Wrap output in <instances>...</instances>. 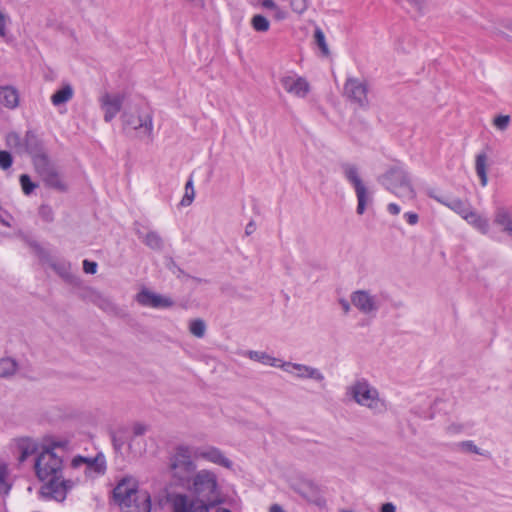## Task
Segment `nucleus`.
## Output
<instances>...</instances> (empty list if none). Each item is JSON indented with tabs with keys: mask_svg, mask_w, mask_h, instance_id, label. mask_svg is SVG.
<instances>
[{
	"mask_svg": "<svg viewBox=\"0 0 512 512\" xmlns=\"http://www.w3.org/2000/svg\"><path fill=\"white\" fill-rule=\"evenodd\" d=\"M69 452L68 441L52 440L43 444L35 456L33 470L36 478L43 483L40 492L45 499L63 502L77 486V480L63 476Z\"/></svg>",
	"mask_w": 512,
	"mask_h": 512,
	"instance_id": "1",
	"label": "nucleus"
},
{
	"mask_svg": "<svg viewBox=\"0 0 512 512\" xmlns=\"http://www.w3.org/2000/svg\"><path fill=\"white\" fill-rule=\"evenodd\" d=\"M173 512H205L203 506L190 502L185 494L170 496ZM113 500L121 512H157L148 491L139 489L137 480L132 476L121 478L113 489Z\"/></svg>",
	"mask_w": 512,
	"mask_h": 512,
	"instance_id": "2",
	"label": "nucleus"
},
{
	"mask_svg": "<svg viewBox=\"0 0 512 512\" xmlns=\"http://www.w3.org/2000/svg\"><path fill=\"white\" fill-rule=\"evenodd\" d=\"M106 470L107 463L103 453H98L95 457L76 455L68 464L70 474L67 478L77 480L78 485L84 481L94 480L103 476Z\"/></svg>",
	"mask_w": 512,
	"mask_h": 512,
	"instance_id": "3",
	"label": "nucleus"
},
{
	"mask_svg": "<svg viewBox=\"0 0 512 512\" xmlns=\"http://www.w3.org/2000/svg\"><path fill=\"white\" fill-rule=\"evenodd\" d=\"M346 394L358 405L368 408L373 414H381L387 410L386 402L380 398L377 388L365 378L357 379L349 385Z\"/></svg>",
	"mask_w": 512,
	"mask_h": 512,
	"instance_id": "4",
	"label": "nucleus"
},
{
	"mask_svg": "<svg viewBox=\"0 0 512 512\" xmlns=\"http://www.w3.org/2000/svg\"><path fill=\"white\" fill-rule=\"evenodd\" d=\"M194 446L179 445L170 459L172 477L181 486L190 483L196 470Z\"/></svg>",
	"mask_w": 512,
	"mask_h": 512,
	"instance_id": "5",
	"label": "nucleus"
},
{
	"mask_svg": "<svg viewBox=\"0 0 512 512\" xmlns=\"http://www.w3.org/2000/svg\"><path fill=\"white\" fill-rule=\"evenodd\" d=\"M191 480V490L197 497L188 496L190 499H201L205 503L213 502L214 504L220 502L219 484L213 471L202 469L196 472Z\"/></svg>",
	"mask_w": 512,
	"mask_h": 512,
	"instance_id": "6",
	"label": "nucleus"
},
{
	"mask_svg": "<svg viewBox=\"0 0 512 512\" xmlns=\"http://www.w3.org/2000/svg\"><path fill=\"white\" fill-rule=\"evenodd\" d=\"M382 184L387 190L402 199H414L415 191L408 173L402 167H393L382 176Z\"/></svg>",
	"mask_w": 512,
	"mask_h": 512,
	"instance_id": "7",
	"label": "nucleus"
},
{
	"mask_svg": "<svg viewBox=\"0 0 512 512\" xmlns=\"http://www.w3.org/2000/svg\"><path fill=\"white\" fill-rule=\"evenodd\" d=\"M341 168L345 179L354 187L358 202L356 211L359 215H362L367 204L372 201V198L361 180L359 169L356 165L344 163Z\"/></svg>",
	"mask_w": 512,
	"mask_h": 512,
	"instance_id": "8",
	"label": "nucleus"
},
{
	"mask_svg": "<svg viewBox=\"0 0 512 512\" xmlns=\"http://www.w3.org/2000/svg\"><path fill=\"white\" fill-rule=\"evenodd\" d=\"M43 444L30 436H19L10 440L8 449L18 465L24 464L32 455H37Z\"/></svg>",
	"mask_w": 512,
	"mask_h": 512,
	"instance_id": "9",
	"label": "nucleus"
},
{
	"mask_svg": "<svg viewBox=\"0 0 512 512\" xmlns=\"http://www.w3.org/2000/svg\"><path fill=\"white\" fill-rule=\"evenodd\" d=\"M293 490L307 503L318 505L320 488L317 480L308 475H301L291 484Z\"/></svg>",
	"mask_w": 512,
	"mask_h": 512,
	"instance_id": "10",
	"label": "nucleus"
},
{
	"mask_svg": "<svg viewBox=\"0 0 512 512\" xmlns=\"http://www.w3.org/2000/svg\"><path fill=\"white\" fill-rule=\"evenodd\" d=\"M350 300L354 307L366 315L376 314L381 306L379 297L371 294L368 290H356L352 292Z\"/></svg>",
	"mask_w": 512,
	"mask_h": 512,
	"instance_id": "11",
	"label": "nucleus"
},
{
	"mask_svg": "<svg viewBox=\"0 0 512 512\" xmlns=\"http://www.w3.org/2000/svg\"><path fill=\"white\" fill-rule=\"evenodd\" d=\"M282 88L290 95L297 98H305L310 90V84L306 78L296 74L288 73L280 78Z\"/></svg>",
	"mask_w": 512,
	"mask_h": 512,
	"instance_id": "12",
	"label": "nucleus"
},
{
	"mask_svg": "<svg viewBox=\"0 0 512 512\" xmlns=\"http://www.w3.org/2000/svg\"><path fill=\"white\" fill-rule=\"evenodd\" d=\"M428 196L442 205L448 207L453 212L458 214L461 218H465V215L473 208L468 200H462L456 197H449L444 195H438L434 191H428Z\"/></svg>",
	"mask_w": 512,
	"mask_h": 512,
	"instance_id": "13",
	"label": "nucleus"
},
{
	"mask_svg": "<svg viewBox=\"0 0 512 512\" xmlns=\"http://www.w3.org/2000/svg\"><path fill=\"white\" fill-rule=\"evenodd\" d=\"M24 146L26 151L32 157L35 166L48 160L42 140L35 133L31 131L26 133Z\"/></svg>",
	"mask_w": 512,
	"mask_h": 512,
	"instance_id": "14",
	"label": "nucleus"
},
{
	"mask_svg": "<svg viewBox=\"0 0 512 512\" xmlns=\"http://www.w3.org/2000/svg\"><path fill=\"white\" fill-rule=\"evenodd\" d=\"M124 123L139 132L140 136L150 137L153 131V120L150 113L125 115Z\"/></svg>",
	"mask_w": 512,
	"mask_h": 512,
	"instance_id": "15",
	"label": "nucleus"
},
{
	"mask_svg": "<svg viewBox=\"0 0 512 512\" xmlns=\"http://www.w3.org/2000/svg\"><path fill=\"white\" fill-rule=\"evenodd\" d=\"M344 92L346 96L357 103L359 106L364 107L368 104V98H367V85L354 78H350L346 81L344 86Z\"/></svg>",
	"mask_w": 512,
	"mask_h": 512,
	"instance_id": "16",
	"label": "nucleus"
},
{
	"mask_svg": "<svg viewBox=\"0 0 512 512\" xmlns=\"http://www.w3.org/2000/svg\"><path fill=\"white\" fill-rule=\"evenodd\" d=\"M195 459H204L216 465L225 468H231L232 462L221 452L220 449L213 446L195 447Z\"/></svg>",
	"mask_w": 512,
	"mask_h": 512,
	"instance_id": "17",
	"label": "nucleus"
},
{
	"mask_svg": "<svg viewBox=\"0 0 512 512\" xmlns=\"http://www.w3.org/2000/svg\"><path fill=\"white\" fill-rule=\"evenodd\" d=\"M124 96L122 94H104L100 99L101 108L104 111V120L110 122L121 110Z\"/></svg>",
	"mask_w": 512,
	"mask_h": 512,
	"instance_id": "18",
	"label": "nucleus"
},
{
	"mask_svg": "<svg viewBox=\"0 0 512 512\" xmlns=\"http://www.w3.org/2000/svg\"><path fill=\"white\" fill-rule=\"evenodd\" d=\"M35 168L49 187L59 190H65L66 186L61 176L56 171V169L50 164L49 160L42 162L41 164L35 166Z\"/></svg>",
	"mask_w": 512,
	"mask_h": 512,
	"instance_id": "19",
	"label": "nucleus"
},
{
	"mask_svg": "<svg viewBox=\"0 0 512 512\" xmlns=\"http://www.w3.org/2000/svg\"><path fill=\"white\" fill-rule=\"evenodd\" d=\"M281 369L299 379H318L319 371L307 365L292 362H283Z\"/></svg>",
	"mask_w": 512,
	"mask_h": 512,
	"instance_id": "20",
	"label": "nucleus"
},
{
	"mask_svg": "<svg viewBox=\"0 0 512 512\" xmlns=\"http://www.w3.org/2000/svg\"><path fill=\"white\" fill-rule=\"evenodd\" d=\"M136 299L141 305L153 308L169 307L172 305V301L169 298L148 290H142L139 292Z\"/></svg>",
	"mask_w": 512,
	"mask_h": 512,
	"instance_id": "21",
	"label": "nucleus"
},
{
	"mask_svg": "<svg viewBox=\"0 0 512 512\" xmlns=\"http://www.w3.org/2000/svg\"><path fill=\"white\" fill-rule=\"evenodd\" d=\"M19 101V92L14 86L0 85V105L12 110L18 107Z\"/></svg>",
	"mask_w": 512,
	"mask_h": 512,
	"instance_id": "22",
	"label": "nucleus"
},
{
	"mask_svg": "<svg viewBox=\"0 0 512 512\" xmlns=\"http://www.w3.org/2000/svg\"><path fill=\"white\" fill-rule=\"evenodd\" d=\"M464 220L482 234H487L489 232V220L479 215L473 208L467 215H465Z\"/></svg>",
	"mask_w": 512,
	"mask_h": 512,
	"instance_id": "23",
	"label": "nucleus"
},
{
	"mask_svg": "<svg viewBox=\"0 0 512 512\" xmlns=\"http://www.w3.org/2000/svg\"><path fill=\"white\" fill-rule=\"evenodd\" d=\"M487 166H488V156L485 152H480L475 157V171L477 176L480 179V184L482 187H485L488 183L487 177Z\"/></svg>",
	"mask_w": 512,
	"mask_h": 512,
	"instance_id": "24",
	"label": "nucleus"
},
{
	"mask_svg": "<svg viewBox=\"0 0 512 512\" xmlns=\"http://www.w3.org/2000/svg\"><path fill=\"white\" fill-rule=\"evenodd\" d=\"M12 485L13 480L10 475L9 466L5 461L0 459V495H8Z\"/></svg>",
	"mask_w": 512,
	"mask_h": 512,
	"instance_id": "25",
	"label": "nucleus"
},
{
	"mask_svg": "<svg viewBox=\"0 0 512 512\" xmlns=\"http://www.w3.org/2000/svg\"><path fill=\"white\" fill-rule=\"evenodd\" d=\"M494 223L504 232H512V214L505 207H498L494 213Z\"/></svg>",
	"mask_w": 512,
	"mask_h": 512,
	"instance_id": "26",
	"label": "nucleus"
},
{
	"mask_svg": "<svg viewBox=\"0 0 512 512\" xmlns=\"http://www.w3.org/2000/svg\"><path fill=\"white\" fill-rule=\"evenodd\" d=\"M246 356H248L251 360L262 363L266 366L271 367H279L281 368V360L272 357L271 355L261 352V351H248L246 352Z\"/></svg>",
	"mask_w": 512,
	"mask_h": 512,
	"instance_id": "27",
	"label": "nucleus"
},
{
	"mask_svg": "<svg viewBox=\"0 0 512 512\" xmlns=\"http://www.w3.org/2000/svg\"><path fill=\"white\" fill-rule=\"evenodd\" d=\"M73 97V89L70 85H65L61 89L57 90L51 96V102L54 106H59L71 100Z\"/></svg>",
	"mask_w": 512,
	"mask_h": 512,
	"instance_id": "28",
	"label": "nucleus"
},
{
	"mask_svg": "<svg viewBox=\"0 0 512 512\" xmlns=\"http://www.w3.org/2000/svg\"><path fill=\"white\" fill-rule=\"evenodd\" d=\"M52 269L62 278L69 279L71 276L70 264L63 260L54 261L50 265Z\"/></svg>",
	"mask_w": 512,
	"mask_h": 512,
	"instance_id": "29",
	"label": "nucleus"
},
{
	"mask_svg": "<svg viewBox=\"0 0 512 512\" xmlns=\"http://www.w3.org/2000/svg\"><path fill=\"white\" fill-rule=\"evenodd\" d=\"M17 369L16 362L11 358L0 359V377H7L15 373Z\"/></svg>",
	"mask_w": 512,
	"mask_h": 512,
	"instance_id": "30",
	"label": "nucleus"
},
{
	"mask_svg": "<svg viewBox=\"0 0 512 512\" xmlns=\"http://www.w3.org/2000/svg\"><path fill=\"white\" fill-rule=\"evenodd\" d=\"M457 448L463 452L474 453L482 456H489V452L482 451L472 440H465L456 444Z\"/></svg>",
	"mask_w": 512,
	"mask_h": 512,
	"instance_id": "31",
	"label": "nucleus"
},
{
	"mask_svg": "<svg viewBox=\"0 0 512 512\" xmlns=\"http://www.w3.org/2000/svg\"><path fill=\"white\" fill-rule=\"evenodd\" d=\"M253 29L257 32H266L269 30L270 23L266 17L261 14L254 15L251 20Z\"/></svg>",
	"mask_w": 512,
	"mask_h": 512,
	"instance_id": "32",
	"label": "nucleus"
},
{
	"mask_svg": "<svg viewBox=\"0 0 512 512\" xmlns=\"http://www.w3.org/2000/svg\"><path fill=\"white\" fill-rule=\"evenodd\" d=\"M189 331L195 337L202 338L206 332V324L201 319H194L189 323Z\"/></svg>",
	"mask_w": 512,
	"mask_h": 512,
	"instance_id": "33",
	"label": "nucleus"
},
{
	"mask_svg": "<svg viewBox=\"0 0 512 512\" xmlns=\"http://www.w3.org/2000/svg\"><path fill=\"white\" fill-rule=\"evenodd\" d=\"M144 242L153 249H159L162 246V240L156 232H149L144 238Z\"/></svg>",
	"mask_w": 512,
	"mask_h": 512,
	"instance_id": "34",
	"label": "nucleus"
},
{
	"mask_svg": "<svg viewBox=\"0 0 512 512\" xmlns=\"http://www.w3.org/2000/svg\"><path fill=\"white\" fill-rule=\"evenodd\" d=\"M20 184L25 195L31 194L32 191L36 188V184L31 181L27 174H22L20 176Z\"/></svg>",
	"mask_w": 512,
	"mask_h": 512,
	"instance_id": "35",
	"label": "nucleus"
},
{
	"mask_svg": "<svg viewBox=\"0 0 512 512\" xmlns=\"http://www.w3.org/2000/svg\"><path fill=\"white\" fill-rule=\"evenodd\" d=\"M509 123H510V116H508V115H498L493 120L494 126L501 131L506 130Z\"/></svg>",
	"mask_w": 512,
	"mask_h": 512,
	"instance_id": "36",
	"label": "nucleus"
},
{
	"mask_svg": "<svg viewBox=\"0 0 512 512\" xmlns=\"http://www.w3.org/2000/svg\"><path fill=\"white\" fill-rule=\"evenodd\" d=\"M13 162L12 156L8 151H0V168L6 170L11 167Z\"/></svg>",
	"mask_w": 512,
	"mask_h": 512,
	"instance_id": "37",
	"label": "nucleus"
},
{
	"mask_svg": "<svg viewBox=\"0 0 512 512\" xmlns=\"http://www.w3.org/2000/svg\"><path fill=\"white\" fill-rule=\"evenodd\" d=\"M10 23V18L8 15L4 14L0 11V37L6 38L7 36V25Z\"/></svg>",
	"mask_w": 512,
	"mask_h": 512,
	"instance_id": "38",
	"label": "nucleus"
},
{
	"mask_svg": "<svg viewBox=\"0 0 512 512\" xmlns=\"http://www.w3.org/2000/svg\"><path fill=\"white\" fill-rule=\"evenodd\" d=\"M39 213L43 219L46 221H51L53 218V212L50 206L41 205L39 208Z\"/></svg>",
	"mask_w": 512,
	"mask_h": 512,
	"instance_id": "39",
	"label": "nucleus"
},
{
	"mask_svg": "<svg viewBox=\"0 0 512 512\" xmlns=\"http://www.w3.org/2000/svg\"><path fill=\"white\" fill-rule=\"evenodd\" d=\"M83 269L88 274H94L97 271V263L89 260H84Z\"/></svg>",
	"mask_w": 512,
	"mask_h": 512,
	"instance_id": "40",
	"label": "nucleus"
},
{
	"mask_svg": "<svg viewBox=\"0 0 512 512\" xmlns=\"http://www.w3.org/2000/svg\"><path fill=\"white\" fill-rule=\"evenodd\" d=\"M404 217L406 218V221L410 225H416L418 223L419 217L416 213L413 212H407L404 214Z\"/></svg>",
	"mask_w": 512,
	"mask_h": 512,
	"instance_id": "41",
	"label": "nucleus"
},
{
	"mask_svg": "<svg viewBox=\"0 0 512 512\" xmlns=\"http://www.w3.org/2000/svg\"><path fill=\"white\" fill-rule=\"evenodd\" d=\"M321 50H322V57H326L332 62V57L330 55L329 48L325 42L324 35L322 34V44H321Z\"/></svg>",
	"mask_w": 512,
	"mask_h": 512,
	"instance_id": "42",
	"label": "nucleus"
},
{
	"mask_svg": "<svg viewBox=\"0 0 512 512\" xmlns=\"http://www.w3.org/2000/svg\"><path fill=\"white\" fill-rule=\"evenodd\" d=\"M193 199H194V188L191 187V195H184L180 204L182 206H189L193 202Z\"/></svg>",
	"mask_w": 512,
	"mask_h": 512,
	"instance_id": "43",
	"label": "nucleus"
},
{
	"mask_svg": "<svg viewBox=\"0 0 512 512\" xmlns=\"http://www.w3.org/2000/svg\"><path fill=\"white\" fill-rule=\"evenodd\" d=\"M387 210L392 215H398L400 213V211H401L400 206L397 205L396 203H390L387 206Z\"/></svg>",
	"mask_w": 512,
	"mask_h": 512,
	"instance_id": "44",
	"label": "nucleus"
},
{
	"mask_svg": "<svg viewBox=\"0 0 512 512\" xmlns=\"http://www.w3.org/2000/svg\"><path fill=\"white\" fill-rule=\"evenodd\" d=\"M380 512H396V507L391 502L384 503L380 508Z\"/></svg>",
	"mask_w": 512,
	"mask_h": 512,
	"instance_id": "45",
	"label": "nucleus"
},
{
	"mask_svg": "<svg viewBox=\"0 0 512 512\" xmlns=\"http://www.w3.org/2000/svg\"><path fill=\"white\" fill-rule=\"evenodd\" d=\"M146 431V427L142 424H136L133 427V432L136 436L144 434Z\"/></svg>",
	"mask_w": 512,
	"mask_h": 512,
	"instance_id": "46",
	"label": "nucleus"
},
{
	"mask_svg": "<svg viewBox=\"0 0 512 512\" xmlns=\"http://www.w3.org/2000/svg\"><path fill=\"white\" fill-rule=\"evenodd\" d=\"M262 7L266 8V9H272L274 10L277 5L275 4V2L273 0H262V3H261Z\"/></svg>",
	"mask_w": 512,
	"mask_h": 512,
	"instance_id": "47",
	"label": "nucleus"
},
{
	"mask_svg": "<svg viewBox=\"0 0 512 512\" xmlns=\"http://www.w3.org/2000/svg\"><path fill=\"white\" fill-rule=\"evenodd\" d=\"M275 18L278 20H282L286 17V13L280 9L278 6L274 9Z\"/></svg>",
	"mask_w": 512,
	"mask_h": 512,
	"instance_id": "48",
	"label": "nucleus"
},
{
	"mask_svg": "<svg viewBox=\"0 0 512 512\" xmlns=\"http://www.w3.org/2000/svg\"><path fill=\"white\" fill-rule=\"evenodd\" d=\"M255 229H256L255 223L251 221L246 225L245 234L251 235L255 231Z\"/></svg>",
	"mask_w": 512,
	"mask_h": 512,
	"instance_id": "49",
	"label": "nucleus"
},
{
	"mask_svg": "<svg viewBox=\"0 0 512 512\" xmlns=\"http://www.w3.org/2000/svg\"><path fill=\"white\" fill-rule=\"evenodd\" d=\"M314 41L316 45L320 48V28L316 27L314 30Z\"/></svg>",
	"mask_w": 512,
	"mask_h": 512,
	"instance_id": "50",
	"label": "nucleus"
},
{
	"mask_svg": "<svg viewBox=\"0 0 512 512\" xmlns=\"http://www.w3.org/2000/svg\"><path fill=\"white\" fill-rule=\"evenodd\" d=\"M269 512H285L284 509L278 505V504H273L270 509H269Z\"/></svg>",
	"mask_w": 512,
	"mask_h": 512,
	"instance_id": "51",
	"label": "nucleus"
},
{
	"mask_svg": "<svg viewBox=\"0 0 512 512\" xmlns=\"http://www.w3.org/2000/svg\"><path fill=\"white\" fill-rule=\"evenodd\" d=\"M340 304H341V306H342V308H343L345 313H348L350 311V303L348 301L341 300Z\"/></svg>",
	"mask_w": 512,
	"mask_h": 512,
	"instance_id": "52",
	"label": "nucleus"
},
{
	"mask_svg": "<svg viewBox=\"0 0 512 512\" xmlns=\"http://www.w3.org/2000/svg\"><path fill=\"white\" fill-rule=\"evenodd\" d=\"M191 187H193V184L192 180L190 179L185 185V191L191 190Z\"/></svg>",
	"mask_w": 512,
	"mask_h": 512,
	"instance_id": "53",
	"label": "nucleus"
},
{
	"mask_svg": "<svg viewBox=\"0 0 512 512\" xmlns=\"http://www.w3.org/2000/svg\"><path fill=\"white\" fill-rule=\"evenodd\" d=\"M185 195H191V190L185 191Z\"/></svg>",
	"mask_w": 512,
	"mask_h": 512,
	"instance_id": "54",
	"label": "nucleus"
},
{
	"mask_svg": "<svg viewBox=\"0 0 512 512\" xmlns=\"http://www.w3.org/2000/svg\"><path fill=\"white\" fill-rule=\"evenodd\" d=\"M342 512H352V511L344 510V511H342Z\"/></svg>",
	"mask_w": 512,
	"mask_h": 512,
	"instance_id": "55",
	"label": "nucleus"
}]
</instances>
